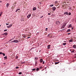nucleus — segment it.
Listing matches in <instances>:
<instances>
[{"label":"nucleus","instance_id":"obj_1","mask_svg":"<svg viewBox=\"0 0 76 76\" xmlns=\"http://www.w3.org/2000/svg\"><path fill=\"white\" fill-rule=\"evenodd\" d=\"M67 24V23H64L61 27V28L62 29L64 28V27L66 26V25Z\"/></svg>","mask_w":76,"mask_h":76},{"label":"nucleus","instance_id":"obj_2","mask_svg":"<svg viewBox=\"0 0 76 76\" xmlns=\"http://www.w3.org/2000/svg\"><path fill=\"white\" fill-rule=\"evenodd\" d=\"M56 25H59L60 24V21H57L56 22Z\"/></svg>","mask_w":76,"mask_h":76},{"label":"nucleus","instance_id":"obj_3","mask_svg":"<svg viewBox=\"0 0 76 76\" xmlns=\"http://www.w3.org/2000/svg\"><path fill=\"white\" fill-rule=\"evenodd\" d=\"M52 10L53 11H55V10H56V9H57V8H56V7H52Z\"/></svg>","mask_w":76,"mask_h":76},{"label":"nucleus","instance_id":"obj_4","mask_svg":"<svg viewBox=\"0 0 76 76\" xmlns=\"http://www.w3.org/2000/svg\"><path fill=\"white\" fill-rule=\"evenodd\" d=\"M14 42L15 43H18L19 42V40H14Z\"/></svg>","mask_w":76,"mask_h":76},{"label":"nucleus","instance_id":"obj_5","mask_svg":"<svg viewBox=\"0 0 76 76\" xmlns=\"http://www.w3.org/2000/svg\"><path fill=\"white\" fill-rule=\"evenodd\" d=\"M64 15H68V12H67V11L64 12Z\"/></svg>","mask_w":76,"mask_h":76},{"label":"nucleus","instance_id":"obj_6","mask_svg":"<svg viewBox=\"0 0 76 76\" xmlns=\"http://www.w3.org/2000/svg\"><path fill=\"white\" fill-rule=\"evenodd\" d=\"M12 26V24H11L9 26H7V27L8 28H11Z\"/></svg>","mask_w":76,"mask_h":76},{"label":"nucleus","instance_id":"obj_7","mask_svg":"<svg viewBox=\"0 0 76 76\" xmlns=\"http://www.w3.org/2000/svg\"><path fill=\"white\" fill-rule=\"evenodd\" d=\"M72 24H69V26H68V28H72Z\"/></svg>","mask_w":76,"mask_h":76},{"label":"nucleus","instance_id":"obj_8","mask_svg":"<svg viewBox=\"0 0 76 76\" xmlns=\"http://www.w3.org/2000/svg\"><path fill=\"white\" fill-rule=\"evenodd\" d=\"M31 14H30L29 15H28L27 16V18L28 19H29V18H30L31 17Z\"/></svg>","mask_w":76,"mask_h":76},{"label":"nucleus","instance_id":"obj_9","mask_svg":"<svg viewBox=\"0 0 76 76\" xmlns=\"http://www.w3.org/2000/svg\"><path fill=\"white\" fill-rule=\"evenodd\" d=\"M38 60V57H35L34 58V60L35 61H37Z\"/></svg>","mask_w":76,"mask_h":76},{"label":"nucleus","instance_id":"obj_10","mask_svg":"<svg viewBox=\"0 0 76 76\" xmlns=\"http://www.w3.org/2000/svg\"><path fill=\"white\" fill-rule=\"evenodd\" d=\"M39 61L41 63H42V62L43 61V59H42L41 58L39 60Z\"/></svg>","mask_w":76,"mask_h":76},{"label":"nucleus","instance_id":"obj_11","mask_svg":"<svg viewBox=\"0 0 76 76\" xmlns=\"http://www.w3.org/2000/svg\"><path fill=\"white\" fill-rule=\"evenodd\" d=\"M10 5V4L9 3H7L6 5V7H9V6Z\"/></svg>","mask_w":76,"mask_h":76},{"label":"nucleus","instance_id":"obj_12","mask_svg":"<svg viewBox=\"0 0 76 76\" xmlns=\"http://www.w3.org/2000/svg\"><path fill=\"white\" fill-rule=\"evenodd\" d=\"M6 35V36L7 35V33H4V34H1V35Z\"/></svg>","mask_w":76,"mask_h":76},{"label":"nucleus","instance_id":"obj_13","mask_svg":"<svg viewBox=\"0 0 76 76\" xmlns=\"http://www.w3.org/2000/svg\"><path fill=\"white\" fill-rule=\"evenodd\" d=\"M35 66H37V64H38V61H35Z\"/></svg>","mask_w":76,"mask_h":76},{"label":"nucleus","instance_id":"obj_14","mask_svg":"<svg viewBox=\"0 0 76 76\" xmlns=\"http://www.w3.org/2000/svg\"><path fill=\"white\" fill-rule=\"evenodd\" d=\"M1 38H3V39H2V40H4V39H5L4 36H3L2 37H1Z\"/></svg>","mask_w":76,"mask_h":76},{"label":"nucleus","instance_id":"obj_15","mask_svg":"<svg viewBox=\"0 0 76 76\" xmlns=\"http://www.w3.org/2000/svg\"><path fill=\"white\" fill-rule=\"evenodd\" d=\"M20 20L21 21H24V19L23 18H21L20 19Z\"/></svg>","mask_w":76,"mask_h":76},{"label":"nucleus","instance_id":"obj_16","mask_svg":"<svg viewBox=\"0 0 76 76\" xmlns=\"http://www.w3.org/2000/svg\"><path fill=\"white\" fill-rule=\"evenodd\" d=\"M70 51L71 52V53H74V50H73L72 49H71L70 50Z\"/></svg>","mask_w":76,"mask_h":76},{"label":"nucleus","instance_id":"obj_17","mask_svg":"<svg viewBox=\"0 0 76 76\" xmlns=\"http://www.w3.org/2000/svg\"><path fill=\"white\" fill-rule=\"evenodd\" d=\"M2 14H3V12H0V17L1 16V15H2Z\"/></svg>","mask_w":76,"mask_h":76},{"label":"nucleus","instance_id":"obj_18","mask_svg":"<svg viewBox=\"0 0 76 76\" xmlns=\"http://www.w3.org/2000/svg\"><path fill=\"white\" fill-rule=\"evenodd\" d=\"M18 10H20V9H17L16 11H15V12H17V11H18Z\"/></svg>","mask_w":76,"mask_h":76},{"label":"nucleus","instance_id":"obj_19","mask_svg":"<svg viewBox=\"0 0 76 76\" xmlns=\"http://www.w3.org/2000/svg\"><path fill=\"white\" fill-rule=\"evenodd\" d=\"M60 63V61L58 62H55V64H58V63Z\"/></svg>","mask_w":76,"mask_h":76},{"label":"nucleus","instance_id":"obj_20","mask_svg":"<svg viewBox=\"0 0 76 76\" xmlns=\"http://www.w3.org/2000/svg\"><path fill=\"white\" fill-rule=\"evenodd\" d=\"M73 48H76V45H74L73 46Z\"/></svg>","mask_w":76,"mask_h":76},{"label":"nucleus","instance_id":"obj_21","mask_svg":"<svg viewBox=\"0 0 76 76\" xmlns=\"http://www.w3.org/2000/svg\"><path fill=\"white\" fill-rule=\"evenodd\" d=\"M54 6V4H50L49 5L50 7H53Z\"/></svg>","mask_w":76,"mask_h":76},{"label":"nucleus","instance_id":"obj_22","mask_svg":"<svg viewBox=\"0 0 76 76\" xmlns=\"http://www.w3.org/2000/svg\"><path fill=\"white\" fill-rule=\"evenodd\" d=\"M32 70H33V71H35V70H36V68L33 69Z\"/></svg>","mask_w":76,"mask_h":76},{"label":"nucleus","instance_id":"obj_23","mask_svg":"<svg viewBox=\"0 0 76 76\" xmlns=\"http://www.w3.org/2000/svg\"><path fill=\"white\" fill-rule=\"evenodd\" d=\"M73 42V40L72 39H71L69 40V42Z\"/></svg>","mask_w":76,"mask_h":76},{"label":"nucleus","instance_id":"obj_24","mask_svg":"<svg viewBox=\"0 0 76 76\" xmlns=\"http://www.w3.org/2000/svg\"><path fill=\"white\" fill-rule=\"evenodd\" d=\"M66 43H63V45H66Z\"/></svg>","mask_w":76,"mask_h":76},{"label":"nucleus","instance_id":"obj_25","mask_svg":"<svg viewBox=\"0 0 76 76\" xmlns=\"http://www.w3.org/2000/svg\"><path fill=\"white\" fill-rule=\"evenodd\" d=\"M4 59H5V60H7V56H5L4 57Z\"/></svg>","mask_w":76,"mask_h":76},{"label":"nucleus","instance_id":"obj_26","mask_svg":"<svg viewBox=\"0 0 76 76\" xmlns=\"http://www.w3.org/2000/svg\"><path fill=\"white\" fill-rule=\"evenodd\" d=\"M66 32H70V29H69Z\"/></svg>","mask_w":76,"mask_h":76},{"label":"nucleus","instance_id":"obj_27","mask_svg":"<svg viewBox=\"0 0 76 76\" xmlns=\"http://www.w3.org/2000/svg\"><path fill=\"white\" fill-rule=\"evenodd\" d=\"M22 72H19V73H18V75H22Z\"/></svg>","mask_w":76,"mask_h":76},{"label":"nucleus","instance_id":"obj_28","mask_svg":"<svg viewBox=\"0 0 76 76\" xmlns=\"http://www.w3.org/2000/svg\"><path fill=\"white\" fill-rule=\"evenodd\" d=\"M36 10V7H34L33 9V10Z\"/></svg>","mask_w":76,"mask_h":76},{"label":"nucleus","instance_id":"obj_29","mask_svg":"<svg viewBox=\"0 0 76 76\" xmlns=\"http://www.w3.org/2000/svg\"><path fill=\"white\" fill-rule=\"evenodd\" d=\"M39 69V68H37L36 71H38V70Z\"/></svg>","mask_w":76,"mask_h":76},{"label":"nucleus","instance_id":"obj_30","mask_svg":"<svg viewBox=\"0 0 76 76\" xmlns=\"http://www.w3.org/2000/svg\"><path fill=\"white\" fill-rule=\"evenodd\" d=\"M68 15H71V13L69 12L68 14Z\"/></svg>","mask_w":76,"mask_h":76},{"label":"nucleus","instance_id":"obj_31","mask_svg":"<svg viewBox=\"0 0 76 76\" xmlns=\"http://www.w3.org/2000/svg\"><path fill=\"white\" fill-rule=\"evenodd\" d=\"M15 69H19V67L18 66H17L15 67Z\"/></svg>","mask_w":76,"mask_h":76},{"label":"nucleus","instance_id":"obj_32","mask_svg":"<svg viewBox=\"0 0 76 76\" xmlns=\"http://www.w3.org/2000/svg\"><path fill=\"white\" fill-rule=\"evenodd\" d=\"M43 15H42V16L40 17V19L42 18H43Z\"/></svg>","mask_w":76,"mask_h":76},{"label":"nucleus","instance_id":"obj_33","mask_svg":"<svg viewBox=\"0 0 76 76\" xmlns=\"http://www.w3.org/2000/svg\"><path fill=\"white\" fill-rule=\"evenodd\" d=\"M2 54L4 56H5V54L2 53Z\"/></svg>","mask_w":76,"mask_h":76},{"label":"nucleus","instance_id":"obj_34","mask_svg":"<svg viewBox=\"0 0 76 76\" xmlns=\"http://www.w3.org/2000/svg\"><path fill=\"white\" fill-rule=\"evenodd\" d=\"M16 58L17 59L18 58V56H16Z\"/></svg>","mask_w":76,"mask_h":76},{"label":"nucleus","instance_id":"obj_35","mask_svg":"<svg viewBox=\"0 0 76 76\" xmlns=\"http://www.w3.org/2000/svg\"><path fill=\"white\" fill-rule=\"evenodd\" d=\"M58 2V1H55V3H57Z\"/></svg>","mask_w":76,"mask_h":76},{"label":"nucleus","instance_id":"obj_36","mask_svg":"<svg viewBox=\"0 0 76 76\" xmlns=\"http://www.w3.org/2000/svg\"><path fill=\"white\" fill-rule=\"evenodd\" d=\"M47 29H48V28H45L46 31H47Z\"/></svg>","mask_w":76,"mask_h":76},{"label":"nucleus","instance_id":"obj_37","mask_svg":"<svg viewBox=\"0 0 76 76\" xmlns=\"http://www.w3.org/2000/svg\"><path fill=\"white\" fill-rule=\"evenodd\" d=\"M50 46H51V45H48V47H50Z\"/></svg>","mask_w":76,"mask_h":76},{"label":"nucleus","instance_id":"obj_38","mask_svg":"<svg viewBox=\"0 0 76 76\" xmlns=\"http://www.w3.org/2000/svg\"><path fill=\"white\" fill-rule=\"evenodd\" d=\"M12 42H14V40L12 41H11L10 42V43H11Z\"/></svg>","mask_w":76,"mask_h":76},{"label":"nucleus","instance_id":"obj_39","mask_svg":"<svg viewBox=\"0 0 76 76\" xmlns=\"http://www.w3.org/2000/svg\"><path fill=\"white\" fill-rule=\"evenodd\" d=\"M7 31V29H6V30H4V31Z\"/></svg>","mask_w":76,"mask_h":76},{"label":"nucleus","instance_id":"obj_40","mask_svg":"<svg viewBox=\"0 0 76 76\" xmlns=\"http://www.w3.org/2000/svg\"><path fill=\"white\" fill-rule=\"evenodd\" d=\"M75 69V66L73 67V69L74 70H75V69Z\"/></svg>","mask_w":76,"mask_h":76},{"label":"nucleus","instance_id":"obj_41","mask_svg":"<svg viewBox=\"0 0 76 76\" xmlns=\"http://www.w3.org/2000/svg\"><path fill=\"white\" fill-rule=\"evenodd\" d=\"M50 47H48V49H50Z\"/></svg>","mask_w":76,"mask_h":76},{"label":"nucleus","instance_id":"obj_42","mask_svg":"<svg viewBox=\"0 0 76 76\" xmlns=\"http://www.w3.org/2000/svg\"><path fill=\"white\" fill-rule=\"evenodd\" d=\"M2 53H2V52H0V54H2Z\"/></svg>","mask_w":76,"mask_h":76},{"label":"nucleus","instance_id":"obj_43","mask_svg":"<svg viewBox=\"0 0 76 76\" xmlns=\"http://www.w3.org/2000/svg\"><path fill=\"white\" fill-rule=\"evenodd\" d=\"M48 15H51V13H48Z\"/></svg>","mask_w":76,"mask_h":76},{"label":"nucleus","instance_id":"obj_44","mask_svg":"<svg viewBox=\"0 0 76 76\" xmlns=\"http://www.w3.org/2000/svg\"><path fill=\"white\" fill-rule=\"evenodd\" d=\"M44 63H45V62L44 61H43V64H44Z\"/></svg>","mask_w":76,"mask_h":76},{"label":"nucleus","instance_id":"obj_45","mask_svg":"<svg viewBox=\"0 0 76 76\" xmlns=\"http://www.w3.org/2000/svg\"><path fill=\"white\" fill-rule=\"evenodd\" d=\"M6 25H9V24L6 23Z\"/></svg>","mask_w":76,"mask_h":76},{"label":"nucleus","instance_id":"obj_46","mask_svg":"<svg viewBox=\"0 0 76 76\" xmlns=\"http://www.w3.org/2000/svg\"><path fill=\"white\" fill-rule=\"evenodd\" d=\"M69 34H70V33H69L67 34L68 35H69Z\"/></svg>","mask_w":76,"mask_h":76},{"label":"nucleus","instance_id":"obj_47","mask_svg":"<svg viewBox=\"0 0 76 76\" xmlns=\"http://www.w3.org/2000/svg\"><path fill=\"white\" fill-rule=\"evenodd\" d=\"M31 37H27V38H30Z\"/></svg>","mask_w":76,"mask_h":76},{"label":"nucleus","instance_id":"obj_48","mask_svg":"<svg viewBox=\"0 0 76 76\" xmlns=\"http://www.w3.org/2000/svg\"><path fill=\"white\" fill-rule=\"evenodd\" d=\"M25 36H23V37H24V38H25Z\"/></svg>","mask_w":76,"mask_h":76},{"label":"nucleus","instance_id":"obj_49","mask_svg":"<svg viewBox=\"0 0 76 76\" xmlns=\"http://www.w3.org/2000/svg\"><path fill=\"white\" fill-rule=\"evenodd\" d=\"M0 3H2V1H0Z\"/></svg>","mask_w":76,"mask_h":76},{"label":"nucleus","instance_id":"obj_50","mask_svg":"<svg viewBox=\"0 0 76 76\" xmlns=\"http://www.w3.org/2000/svg\"><path fill=\"white\" fill-rule=\"evenodd\" d=\"M10 40L11 41H12V39H10Z\"/></svg>","mask_w":76,"mask_h":76},{"label":"nucleus","instance_id":"obj_51","mask_svg":"<svg viewBox=\"0 0 76 76\" xmlns=\"http://www.w3.org/2000/svg\"><path fill=\"white\" fill-rule=\"evenodd\" d=\"M73 27H72V29H73Z\"/></svg>","mask_w":76,"mask_h":76},{"label":"nucleus","instance_id":"obj_52","mask_svg":"<svg viewBox=\"0 0 76 76\" xmlns=\"http://www.w3.org/2000/svg\"><path fill=\"white\" fill-rule=\"evenodd\" d=\"M40 69H41V68H42V67H40Z\"/></svg>","mask_w":76,"mask_h":76},{"label":"nucleus","instance_id":"obj_53","mask_svg":"<svg viewBox=\"0 0 76 76\" xmlns=\"http://www.w3.org/2000/svg\"><path fill=\"white\" fill-rule=\"evenodd\" d=\"M39 52H41V50H40L39 51Z\"/></svg>","mask_w":76,"mask_h":76},{"label":"nucleus","instance_id":"obj_54","mask_svg":"<svg viewBox=\"0 0 76 76\" xmlns=\"http://www.w3.org/2000/svg\"><path fill=\"white\" fill-rule=\"evenodd\" d=\"M10 41H10V40L9 41V42H10Z\"/></svg>","mask_w":76,"mask_h":76},{"label":"nucleus","instance_id":"obj_55","mask_svg":"<svg viewBox=\"0 0 76 76\" xmlns=\"http://www.w3.org/2000/svg\"><path fill=\"white\" fill-rule=\"evenodd\" d=\"M64 29H62V30H63Z\"/></svg>","mask_w":76,"mask_h":76},{"label":"nucleus","instance_id":"obj_56","mask_svg":"<svg viewBox=\"0 0 76 76\" xmlns=\"http://www.w3.org/2000/svg\"><path fill=\"white\" fill-rule=\"evenodd\" d=\"M4 64H5V63H4Z\"/></svg>","mask_w":76,"mask_h":76},{"label":"nucleus","instance_id":"obj_57","mask_svg":"<svg viewBox=\"0 0 76 76\" xmlns=\"http://www.w3.org/2000/svg\"><path fill=\"white\" fill-rule=\"evenodd\" d=\"M0 26H1V25H0Z\"/></svg>","mask_w":76,"mask_h":76},{"label":"nucleus","instance_id":"obj_58","mask_svg":"<svg viewBox=\"0 0 76 76\" xmlns=\"http://www.w3.org/2000/svg\"><path fill=\"white\" fill-rule=\"evenodd\" d=\"M75 55L76 56V53L75 54Z\"/></svg>","mask_w":76,"mask_h":76},{"label":"nucleus","instance_id":"obj_59","mask_svg":"<svg viewBox=\"0 0 76 76\" xmlns=\"http://www.w3.org/2000/svg\"><path fill=\"white\" fill-rule=\"evenodd\" d=\"M6 0V1H7L8 0Z\"/></svg>","mask_w":76,"mask_h":76},{"label":"nucleus","instance_id":"obj_60","mask_svg":"<svg viewBox=\"0 0 76 76\" xmlns=\"http://www.w3.org/2000/svg\"><path fill=\"white\" fill-rule=\"evenodd\" d=\"M70 0V1H71L72 0Z\"/></svg>","mask_w":76,"mask_h":76},{"label":"nucleus","instance_id":"obj_61","mask_svg":"<svg viewBox=\"0 0 76 76\" xmlns=\"http://www.w3.org/2000/svg\"><path fill=\"white\" fill-rule=\"evenodd\" d=\"M23 63H25V62H23Z\"/></svg>","mask_w":76,"mask_h":76},{"label":"nucleus","instance_id":"obj_62","mask_svg":"<svg viewBox=\"0 0 76 76\" xmlns=\"http://www.w3.org/2000/svg\"><path fill=\"white\" fill-rule=\"evenodd\" d=\"M42 71H43V70H42Z\"/></svg>","mask_w":76,"mask_h":76},{"label":"nucleus","instance_id":"obj_63","mask_svg":"<svg viewBox=\"0 0 76 76\" xmlns=\"http://www.w3.org/2000/svg\"><path fill=\"white\" fill-rule=\"evenodd\" d=\"M0 6H1V5H0Z\"/></svg>","mask_w":76,"mask_h":76},{"label":"nucleus","instance_id":"obj_64","mask_svg":"<svg viewBox=\"0 0 76 76\" xmlns=\"http://www.w3.org/2000/svg\"><path fill=\"white\" fill-rule=\"evenodd\" d=\"M57 8H58V7H57Z\"/></svg>","mask_w":76,"mask_h":76}]
</instances>
